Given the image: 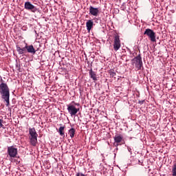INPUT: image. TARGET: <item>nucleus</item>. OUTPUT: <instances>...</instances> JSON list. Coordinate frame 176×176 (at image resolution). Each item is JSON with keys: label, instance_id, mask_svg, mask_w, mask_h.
Instances as JSON below:
<instances>
[{"label": "nucleus", "instance_id": "nucleus-1", "mask_svg": "<svg viewBox=\"0 0 176 176\" xmlns=\"http://www.w3.org/2000/svg\"><path fill=\"white\" fill-rule=\"evenodd\" d=\"M75 105H79V104L76 103L74 101H72L70 104H67V109L71 116H76L80 111V109L76 108Z\"/></svg>", "mask_w": 176, "mask_h": 176}, {"label": "nucleus", "instance_id": "nucleus-2", "mask_svg": "<svg viewBox=\"0 0 176 176\" xmlns=\"http://www.w3.org/2000/svg\"><path fill=\"white\" fill-rule=\"evenodd\" d=\"M0 95H1V98L10 96L9 87L3 82L0 84Z\"/></svg>", "mask_w": 176, "mask_h": 176}, {"label": "nucleus", "instance_id": "nucleus-3", "mask_svg": "<svg viewBox=\"0 0 176 176\" xmlns=\"http://www.w3.org/2000/svg\"><path fill=\"white\" fill-rule=\"evenodd\" d=\"M144 35H146L148 38L150 39L151 41L152 42H156V33L149 29V28H147L145 30L144 32Z\"/></svg>", "mask_w": 176, "mask_h": 176}, {"label": "nucleus", "instance_id": "nucleus-4", "mask_svg": "<svg viewBox=\"0 0 176 176\" xmlns=\"http://www.w3.org/2000/svg\"><path fill=\"white\" fill-rule=\"evenodd\" d=\"M133 60L134 61L135 67L137 69L140 70L142 69L143 65L142 58L141 54H138L136 57H135Z\"/></svg>", "mask_w": 176, "mask_h": 176}, {"label": "nucleus", "instance_id": "nucleus-5", "mask_svg": "<svg viewBox=\"0 0 176 176\" xmlns=\"http://www.w3.org/2000/svg\"><path fill=\"white\" fill-rule=\"evenodd\" d=\"M24 8L31 12L35 13L38 11V9L36 6H33L31 2L26 1L24 3Z\"/></svg>", "mask_w": 176, "mask_h": 176}, {"label": "nucleus", "instance_id": "nucleus-6", "mask_svg": "<svg viewBox=\"0 0 176 176\" xmlns=\"http://www.w3.org/2000/svg\"><path fill=\"white\" fill-rule=\"evenodd\" d=\"M121 47V41L120 39V36L115 35L114 41H113V49L116 52H117Z\"/></svg>", "mask_w": 176, "mask_h": 176}, {"label": "nucleus", "instance_id": "nucleus-7", "mask_svg": "<svg viewBox=\"0 0 176 176\" xmlns=\"http://www.w3.org/2000/svg\"><path fill=\"white\" fill-rule=\"evenodd\" d=\"M7 152L8 155H10V157H16V155H18L17 148H14L13 146H8Z\"/></svg>", "mask_w": 176, "mask_h": 176}, {"label": "nucleus", "instance_id": "nucleus-8", "mask_svg": "<svg viewBox=\"0 0 176 176\" xmlns=\"http://www.w3.org/2000/svg\"><path fill=\"white\" fill-rule=\"evenodd\" d=\"M116 146H118L123 140V136L121 134H116L113 137Z\"/></svg>", "mask_w": 176, "mask_h": 176}, {"label": "nucleus", "instance_id": "nucleus-9", "mask_svg": "<svg viewBox=\"0 0 176 176\" xmlns=\"http://www.w3.org/2000/svg\"><path fill=\"white\" fill-rule=\"evenodd\" d=\"M100 10L98 8H94L93 6L89 7V14L94 16H98Z\"/></svg>", "mask_w": 176, "mask_h": 176}, {"label": "nucleus", "instance_id": "nucleus-10", "mask_svg": "<svg viewBox=\"0 0 176 176\" xmlns=\"http://www.w3.org/2000/svg\"><path fill=\"white\" fill-rule=\"evenodd\" d=\"M25 48H27V52H28L29 54H35L36 52V50L32 45H28V44H26Z\"/></svg>", "mask_w": 176, "mask_h": 176}, {"label": "nucleus", "instance_id": "nucleus-11", "mask_svg": "<svg viewBox=\"0 0 176 176\" xmlns=\"http://www.w3.org/2000/svg\"><path fill=\"white\" fill-rule=\"evenodd\" d=\"M29 134L30 135V138L38 137V133L35 128H29Z\"/></svg>", "mask_w": 176, "mask_h": 176}, {"label": "nucleus", "instance_id": "nucleus-12", "mask_svg": "<svg viewBox=\"0 0 176 176\" xmlns=\"http://www.w3.org/2000/svg\"><path fill=\"white\" fill-rule=\"evenodd\" d=\"M30 144L32 146H36L38 144V139L37 137L29 138Z\"/></svg>", "mask_w": 176, "mask_h": 176}, {"label": "nucleus", "instance_id": "nucleus-13", "mask_svg": "<svg viewBox=\"0 0 176 176\" xmlns=\"http://www.w3.org/2000/svg\"><path fill=\"white\" fill-rule=\"evenodd\" d=\"M94 26V22L91 20H88L86 23V28L88 32H90Z\"/></svg>", "mask_w": 176, "mask_h": 176}, {"label": "nucleus", "instance_id": "nucleus-14", "mask_svg": "<svg viewBox=\"0 0 176 176\" xmlns=\"http://www.w3.org/2000/svg\"><path fill=\"white\" fill-rule=\"evenodd\" d=\"M89 76L90 78H92L94 80H97L96 74L95 72L93 71L92 69H91L89 71Z\"/></svg>", "mask_w": 176, "mask_h": 176}, {"label": "nucleus", "instance_id": "nucleus-15", "mask_svg": "<svg viewBox=\"0 0 176 176\" xmlns=\"http://www.w3.org/2000/svg\"><path fill=\"white\" fill-rule=\"evenodd\" d=\"M76 129L74 128H72L69 130V135L71 138H74L75 136Z\"/></svg>", "mask_w": 176, "mask_h": 176}, {"label": "nucleus", "instance_id": "nucleus-16", "mask_svg": "<svg viewBox=\"0 0 176 176\" xmlns=\"http://www.w3.org/2000/svg\"><path fill=\"white\" fill-rule=\"evenodd\" d=\"M10 96H6L4 97H2L1 99L4 100V101H6V106L8 107L10 105Z\"/></svg>", "mask_w": 176, "mask_h": 176}, {"label": "nucleus", "instance_id": "nucleus-17", "mask_svg": "<svg viewBox=\"0 0 176 176\" xmlns=\"http://www.w3.org/2000/svg\"><path fill=\"white\" fill-rule=\"evenodd\" d=\"M65 129V126H60L58 129V133L61 137H65V132H64Z\"/></svg>", "mask_w": 176, "mask_h": 176}, {"label": "nucleus", "instance_id": "nucleus-18", "mask_svg": "<svg viewBox=\"0 0 176 176\" xmlns=\"http://www.w3.org/2000/svg\"><path fill=\"white\" fill-rule=\"evenodd\" d=\"M172 176H176V163L172 166Z\"/></svg>", "mask_w": 176, "mask_h": 176}, {"label": "nucleus", "instance_id": "nucleus-19", "mask_svg": "<svg viewBox=\"0 0 176 176\" xmlns=\"http://www.w3.org/2000/svg\"><path fill=\"white\" fill-rule=\"evenodd\" d=\"M109 74L111 78H113L116 76V73L115 72L114 70H110L109 72Z\"/></svg>", "mask_w": 176, "mask_h": 176}, {"label": "nucleus", "instance_id": "nucleus-20", "mask_svg": "<svg viewBox=\"0 0 176 176\" xmlns=\"http://www.w3.org/2000/svg\"><path fill=\"white\" fill-rule=\"evenodd\" d=\"M16 51L19 54H23L22 48L20 47H16Z\"/></svg>", "mask_w": 176, "mask_h": 176}, {"label": "nucleus", "instance_id": "nucleus-21", "mask_svg": "<svg viewBox=\"0 0 176 176\" xmlns=\"http://www.w3.org/2000/svg\"><path fill=\"white\" fill-rule=\"evenodd\" d=\"M3 120L0 119V129H5L4 125L3 124Z\"/></svg>", "mask_w": 176, "mask_h": 176}, {"label": "nucleus", "instance_id": "nucleus-22", "mask_svg": "<svg viewBox=\"0 0 176 176\" xmlns=\"http://www.w3.org/2000/svg\"><path fill=\"white\" fill-rule=\"evenodd\" d=\"M21 50H22V54H25V53H27V48H26V45H25L24 47L21 48Z\"/></svg>", "mask_w": 176, "mask_h": 176}, {"label": "nucleus", "instance_id": "nucleus-23", "mask_svg": "<svg viewBox=\"0 0 176 176\" xmlns=\"http://www.w3.org/2000/svg\"><path fill=\"white\" fill-rule=\"evenodd\" d=\"M76 176H85V175H84L83 173H77L76 174Z\"/></svg>", "mask_w": 176, "mask_h": 176}, {"label": "nucleus", "instance_id": "nucleus-24", "mask_svg": "<svg viewBox=\"0 0 176 176\" xmlns=\"http://www.w3.org/2000/svg\"><path fill=\"white\" fill-rule=\"evenodd\" d=\"M138 103H140V104H143V103H144V101L140 100V101L138 102Z\"/></svg>", "mask_w": 176, "mask_h": 176}, {"label": "nucleus", "instance_id": "nucleus-25", "mask_svg": "<svg viewBox=\"0 0 176 176\" xmlns=\"http://www.w3.org/2000/svg\"><path fill=\"white\" fill-rule=\"evenodd\" d=\"M175 10H176V7H175Z\"/></svg>", "mask_w": 176, "mask_h": 176}]
</instances>
